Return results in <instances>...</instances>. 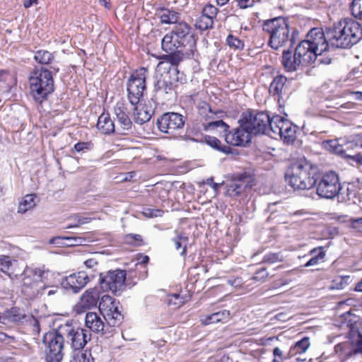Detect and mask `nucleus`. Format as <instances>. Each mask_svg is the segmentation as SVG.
<instances>
[{"mask_svg": "<svg viewBox=\"0 0 362 362\" xmlns=\"http://www.w3.org/2000/svg\"><path fill=\"white\" fill-rule=\"evenodd\" d=\"M49 271L40 268L26 267L22 274V291L31 296H36L43 279L47 278Z\"/></svg>", "mask_w": 362, "mask_h": 362, "instance_id": "nucleus-11", "label": "nucleus"}, {"mask_svg": "<svg viewBox=\"0 0 362 362\" xmlns=\"http://www.w3.org/2000/svg\"><path fill=\"white\" fill-rule=\"evenodd\" d=\"M286 180L295 189H309L317 183V167L305 158L291 163Z\"/></svg>", "mask_w": 362, "mask_h": 362, "instance_id": "nucleus-3", "label": "nucleus"}, {"mask_svg": "<svg viewBox=\"0 0 362 362\" xmlns=\"http://www.w3.org/2000/svg\"><path fill=\"white\" fill-rule=\"evenodd\" d=\"M175 235L172 238L177 250L182 249L180 255L185 257L187 255V246L189 241L188 236L182 232L175 231Z\"/></svg>", "mask_w": 362, "mask_h": 362, "instance_id": "nucleus-31", "label": "nucleus"}, {"mask_svg": "<svg viewBox=\"0 0 362 362\" xmlns=\"http://www.w3.org/2000/svg\"><path fill=\"white\" fill-rule=\"evenodd\" d=\"M49 244L56 245L57 246H65V244H64L66 243L65 236L64 237H62V236L54 237L49 240Z\"/></svg>", "mask_w": 362, "mask_h": 362, "instance_id": "nucleus-61", "label": "nucleus"}, {"mask_svg": "<svg viewBox=\"0 0 362 362\" xmlns=\"http://www.w3.org/2000/svg\"><path fill=\"white\" fill-rule=\"evenodd\" d=\"M0 341L5 343L6 344H11L15 341V338L4 332H0Z\"/></svg>", "mask_w": 362, "mask_h": 362, "instance_id": "nucleus-60", "label": "nucleus"}, {"mask_svg": "<svg viewBox=\"0 0 362 362\" xmlns=\"http://www.w3.org/2000/svg\"><path fill=\"white\" fill-rule=\"evenodd\" d=\"M243 126L247 128L252 135L269 133L272 117L264 112L247 111L243 113L240 119Z\"/></svg>", "mask_w": 362, "mask_h": 362, "instance_id": "nucleus-9", "label": "nucleus"}, {"mask_svg": "<svg viewBox=\"0 0 362 362\" xmlns=\"http://www.w3.org/2000/svg\"><path fill=\"white\" fill-rule=\"evenodd\" d=\"M196 44V40L190 34V27L182 21L163 37L161 47L164 52H173L178 49H187V55H194L197 52Z\"/></svg>", "mask_w": 362, "mask_h": 362, "instance_id": "nucleus-4", "label": "nucleus"}, {"mask_svg": "<svg viewBox=\"0 0 362 362\" xmlns=\"http://www.w3.org/2000/svg\"><path fill=\"white\" fill-rule=\"evenodd\" d=\"M74 218L77 221V223L75 224L68 225L66 227V228L69 229V228H76V227L79 226L80 225L88 223L89 220H90V218L88 217H81L78 216H76Z\"/></svg>", "mask_w": 362, "mask_h": 362, "instance_id": "nucleus-58", "label": "nucleus"}, {"mask_svg": "<svg viewBox=\"0 0 362 362\" xmlns=\"http://www.w3.org/2000/svg\"><path fill=\"white\" fill-rule=\"evenodd\" d=\"M198 115L202 124L208 118H212L214 116V111L211 110L209 103L205 101L199 102L197 105Z\"/></svg>", "mask_w": 362, "mask_h": 362, "instance_id": "nucleus-33", "label": "nucleus"}, {"mask_svg": "<svg viewBox=\"0 0 362 362\" xmlns=\"http://www.w3.org/2000/svg\"><path fill=\"white\" fill-rule=\"evenodd\" d=\"M310 346L309 339L304 337L301 340L297 341L295 345L291 347L289 354L293 356L297 354H301L308 349Z\"/></svg>", "mask_w": 362, "mask_h": 362, "instance_id": "nucleus-38", "label": "nucleus"}, {"mask_svg": "<svg viewBox=\"0 0 362 362\" xmlns=\"http://www.w3.org/2000/svg\"><path fill=\"white\" fill-rule=\"evenodd\" d=\"M254 3V0H238L237 1V5L240 8L243 9L252 6Z\"/></svg>", "mask_w": 362, "mask_h": 362, "instance_id": "nucleus-62", "label": "nucleus"}, {"mask_svg": "<svg viewBox=\"0 0 362 362\" xmlns=\"http://www.w3.org/2000/svg\"><path fill=\"white\" fill-rule=\"evenodd\" d=\"M322 147L327 151L346 158L345 146L339 143L338 140H327L322 142Z\"/></svg>", "mask_w": 362, "mask_h": 362, "instance_id": "nucleus-30", "label": "nucleus"}, {"mask_svg": "<svg viewBox=\"0 0 362 362\" xmlns=\"http://www.w3.org/2000/svg\"><path fill=\"white\" fill-rule=\"evenodd\" d=\"M65 246L73 247L86 245L87 240L81 237L65 236Z\"/></svg>", "mask_w": 362, "mask_h": 362, "instance_id": "nucleus-51", "label": "nucleus"}, {"mask_svg": "<svg viewBox=\"0 0 362 362\" xmlns=\"http://www.w3.org/2000/svg\"><path fill=\"white\" fill-rule=\"evenodd\" d=\"M141 240H142L140 235L129 234L127 235L125 237V241L127 243H133L134 242H141Z\"/></svg>", "mask_w": 362, "mask_h": 362, "instance_id": "nucleus-63", "label": "nucleus"}, {"mask_svg": "<svg viewBox=\"0 0 362 362\" xmlns=\"http://www.w3.org/2000/svg\"><path fill=\"white\" fill-rule=\"evenodd\" d=\"M334 351L337 354H344L346 357L349 358L353 355L352 347L351 344L348 342H343L337 344L334 346Z\"/></svg>", "mask_w": 362, "mask_h": 362, "instance_id": "nucleus-44", "label": "nucleus"}, {"mask_svg": "<svg viewBox=\"0 0 362 362\" xmlns=\"http://www.w3.org/2000/svg\"><path fill=\"white\" fill-rule=\"evenodd\" d=\"M318 35L324 42H329L337 48H350L362 39V28L359 23L352 18H344L332 28H318Z\"/></svg>", "mask_w": 362, "mask_h": 362, "instance_id": "nucleus-1", "label": "nucleus"}, {"mask_svg": "<svg viewBox=\"0 0 362 362\" xmlns=\"http://www.w3.org/2000/svg\"><path fill=\"white\" fill-rule=\"evenodd\" d=\"M34 58L40 64H47L52 61L53 55L48 51L39 50L35 52Z\"/></svg>", "mask_w": 362, "mask_h": 362, "instance_id": "nucleus-42", "label": "nucleus"}, {"mask_svg": "<svg viewBox=\"0 0 362 362\" xmlns=\"http://www.w3.org/2000/svg\"><path fill=\"white\" fill-rule=\"evenodd\" d=\"M269 276V273L265 267H262L255 272V275L248 281V284L245 285L252 286L253 282L263 283Z\"/></svg>", "mask_w": 362, "mask_h": 362, "instance_id": "nucleus-41", "label": "nucleus"}, {"mask_svg": "<svg viewBox=\"0 0 362 362\" xmlns=\"http://www.w3.org/2000/svg\"><path fill=\"white\" fill-rule=\"evenodd\" d=\"M25 317V314L17 308H12L9 310L6 311V324L8 322H21Z\"/></svg>", "mask_w": 362, "mask_h": 362, "instance_id": "nucleus-39", "label": "nucleus"}, {"mask_svg": "<svg viewBox=\"0 0 362 362\" xmlns=\"http://www.w3.org/2000/svg\"><path fill=\"white\" fill-rule=\"evenodd\" d=\"M62 335L66 342L69 344L74 350H81L84 348L86 344L91 339V334L87 329L80 327L72 322H66L60 325Z\"/></svg>", "mask_w": 362, "mask_h": 362, "instance_id": "nucleus-10", "label": "nucleus"}, {"mask_svg": "<svg viewBox=\"0 0 362 362\" xmlns=\"http://www.w3.org/2000/svg\"><path fill=\"white\" fill-rule=\"evenodd\" d=\"M240 127L232 132L223 133L226 141L230 145L240 146H245L251 141L252 135L247 128L243 126V121L239 120Z\"/></svg>", "mask_w": 362, "mask_h": 362, "instance_id": "nucleus-18", "label": "nucleus"}, {"mask_svg": "<svg viewBox=\"0 0 362 362\" xmlns=\"http://www.w3.org/2000/svg\"><path fill=\"white\" fill-rule=\"evenodd\" d=\"M154 114V108L150 101L144 105H139L134 108V119L135 122L142 124L148 122Z\"/></svg>", "mask_w": 362, "mask_h": 362, "instance_id": "nucleus-22", "label": "nucleus"}, {"mask_svg": "<svg viewBox=\"0 0 362 362\" xmlns=\"http://www.w3.org/2000/svg\"><path fill=\"white\" fill-rule=\"evenodd\" d=\"M185 117L176 112H166L157 120L159 130L163 133L173 136L177 130L183 128Z\"/></svg>", "mask_w": 362, "mask_h": 362, "instance_id": "nucleus-15", "label": "nucleus"}, {"mask_svg": "<svg viewBox=\"0 0 362 362\" xmlns=\"http://www.w3.org/2000/svg\"><path fill=\"white\" fill-rule=\"evenodd\" d=\"M329 43L324 42V39H320V36L318 35V51H320V53H318V63L321 64L327 65L332 62V57L329 55H326L325 54V52L328 51Z\"/></svg>", "mask_w": 362, "mask_h": 362, "instance_id": "nucleus-32", "label": "nucleus"}, {"mask_svg": "<svg viewBox=\"0 0 362 362\" xmlns=\"http://www.w3.org/2000/svg\"><path fill=\"white\" fill-rule=\"evenodd\" d=\"M251 178L245 175L241 176L239 180L235 181L228 186L227 192L231 197L239 196L247 187H251Z\"/></svg>", "mask_w": 362, "mask_h": 362, "instance_id": "nucleus-25", "label": "nucleus"}, {"mask_svg": "<svg viewBox=\"0 0 362 362\" xmlns=\"http://www.w3.org/2000/svg\"><path fill=\"white\" fill-rule=\"evenodd\" d=\"M144 215L148 218L159 217L163 214V211L156 209H145L143 211Z\"/></svg>", "mask_w": 362, "mask_h": 362, "instance_id": "nucleus-55", "label": "nucleus"}, {"mask_svg": "<svg viewBox=\"0 0 362 362\" xmlns=\"http://www.w3.org/2000/svg\"><path fill=\"white\" fill-rule=\"evenodd\" d=\"M263 30L269 35L268 44L274 49H279L287 43L292 46L296 42V35L298 34L295 28L291 30L288 21L283 17L265 21Z\"/></svg>", "mask_w": 362, "mask_h": 362, "instance_id": "nucleus-5", "label": "nucleus"}, {"mask_svg": "<svg viewBox=\"0 0 362 362\" xmlns=\"http://www.w3.org/2000/svg\"><path fill=\"white\" fill-rule=\"evenodd\" d=\"M230 318V312L226 310H223L211 315H206L202 318V322L204 325H209L211 323L226 322Z\"/></svg>", "mask_w": 362, "mask_h": 362, "instance_id": "nucleus-29", "label": "nucleus"}, {"mask_svg": "<svg viewBox=\"0 0 362 362\" xmlns=\"http://www.w3.org/2000/svg\"><path fill=\"white\" fill-rule=\"evenodd\" d=\"M286 122L289 121L280 115H274L272 117L268 136L274 139H276L277 136H282L283 132L287 129L284 127Z\"/></svg>", "mask_w": 362, "mask_h": 362, "instance_id": "nucleus-24", "label": "nucleus"}, {"mask_svg": "<svg viewBox=\"0 0 362 362\" xmlns=\"http://www.w3.org/2000/svg\"><path fill=\"white\" fill-rule=\"evenodd\" d=\"M115 114L118 122L123 130H128L132 127V121L127 114V108L123 103H117L115 107Z\"/></svg>", "mask_w": 362, "mask_h": 362, "instance_id": "nucleus-27", "label": "nucleus"}, {"mask_svg": "<svg viewBox=\"0 0 362 362\" xmlns=\"http://www.w3.org/2000/svg\"><path fill=\"white\" fill-rule=\"evenodd\" d=\"M158 16L162 23L177 25L182 22L180 21V14L178 12L167 8L161 9Z\"/></svg>", "mask_w": 362, "mask_h": 362, "instance_id": "nucleus-28", "label": "nucleus"}, {"mask_svg": "<svg viewBox=\"0 0 362 362\" xmlns=\"http://www.w3.org/2000/svg\"><path fill=\"white\" fill-rule=\"evenodd\" d=\"M126 279V272L124 270L117 269L109 271L105 275L100 274V285L103 291H111L119 296L124 290Z\"/></svg>", "mask_w": 362, "mask_h": 362, "instance_id": "nucleus-12", "label": "nucleus"}, {"mask_svg": "<svg viewBox=\"0 0 362 362\" xmlns=\"http://www.w3.org/2000/svg\"><path fill=\"white\" fill-rule=\"evenodd\" d=\"M58 291V288L54 286H45L43 282L42 283L40 288L36 294L37 296H51L56 294Z\"/></svg>", "mask_w": 362, "mask_h": 362, "instance_id": "nucleus-49", "label": "nucleus"}, {"mask_svg": "<svg viewBox=\"0 0 362 362\" xmlns=\"http://www.w3.org/2000/svg\"><path fill=\"white\" fill-rule=\"evenodd\" d=\"M179 73L177 69L173 68L169 69L168 72L161 74L160 76L157 78L156 82L155 83V88L157 92L160 93L170 94L174 90L175 87V83L177 81V78H171V75H175Z\"/></svg>", "mask_w": 362, "mask_h": 362, "instance_id": "nucleus-19", "label": "nucleus"}, {"mask_svg": "<svg viewBox=\"0 0 362 362\" xmlns=\"http://www.w3.org/2000/svg\"><path fill=\"white\" fill-rule=\"evenodd\" d=\"M97 129L103 134H110L115 131V126L108 113H102L98 119Z\"/></svg>", "mask_w": 362, "mask_h": 362, "instance_id": "nucleus-26", "label": "nucleus"}, {"mask_svg": "<svg viewBox=\"0 0 362 362\" xmlns=\"http://www.w3.org/2000/svg\"><path fill=\"white\" fill-rule=\"evenodd\" d=\"M187 49H180L173 52H166L168 54L163 55L161 58L164 60L158 63V66H163L165 69L175 68L182 61L184 57H193L194 55H187Z\"/></svg>", "mask_w": 362, "mask_h": 362, "instance_id": "nucleus-20", "label": "nucleus"}, {"mask_svg": "<svg viewBox=\"0 0 362 362\" xmlns=\"http://www.w3.org/2000/svg\"><path fill=\"white\" fill-rule=\"evenodd\" d=\"M284 127H286V130L283 132L282 136L280 138L283 139L284 142L290 144H293L296 140V129L291 122H286L284 124Z\"/></svg>", "mask_w": 362, "mask_h": 362, "instance_id": "nucleus-37", "label": "nucleus"}, {"mask_svg": "<svg viewBox=\"0 0 362 362\" xmlns=\"http://www.w3.org/2000/svg\"><path fill=\"white\" fill-rule=\"evenodd\" d=\"M286 78L282 75L276 76L269 86V93L274 95H280L286 81Z\"/></svg>", "mask_w": 362, "mask_h": 362, "instance_id": "nucleus-36", "label": "nucleus"}, {"mask_svg": "<svg viewBox=\"0 0 362 362\" xmlns=\"http://www.w3.org/2000/svg\"><path fill=\"white\" fill-rule=\"evenodd\" d=\"M214 25V21L206 17L204 15H201L199 19L196 22L197 28L201 30H206L211 28Z\"/></svg>", "mask_w": 362, "mask_h": 362, "instance_id": "nucleus-46", "label": "nucleus"}, {"mask_svg": "<svg viewBox=\"0 0 362 362\" xmlns=\"http://www.w3.org/2000/svg\"><path fill=\"white\" fill-rule=\"evenodd\" d=\"M342 190L339 179L333 171L325 173L318 182V197L332 199Z\"/></svg>", "mask_w": 362, "mask_h": 362, "instance_id": "nucleus-13", "label": "nucleus"}, {"mask_svg": "<svg viewBox=\"0 0 362 362\" xmlns=\"http://www.w3.org/2000/svg\"><path fill=\"white\" fill-rule=\"evenodd\" d=\"M98 308L105 318L106 321L112 326L118 325L123 317L119 310V308L115 300L108 295H104L101 297L98 305Z\"/></svg>", "mask_w": 362, "mask_h": 362, "instance_id": "nucleus-14", "label": "nucleus"}, {"mask_svg": "<svg viewBox=\"0 0 362 362\" xmlns=\"http://www.w3.org/2000/svg\"><path fill=\"white\" fill-rule=\"evenodd\" d=\"M317 28H312L296 47L293 54L290 50H284L282 53V64L288 72L298 71L304 66L315 68L317 60Z\"/></svg>", "mask_w": 362, "mask_h": 362, "instance_id": "nucleus-2", "label": "nucleus"}, {"mask_svg": "<svg viewBox=\"0 0 362 362\" xmlns=\"http://www.w3.org/2000/svg\"><path fill=\"white\" fill-rule=\"evenodd\" d=\"M107 319L103 315L94 312H89L86 315L85 317V325L90 331L95 333L103 334L104 328L105 327V321Z\"/></svg>", "mask_w": 362, "mask_h": 362, "instance_id": "nucleus-21", "label": "nucleus"}, {"mask_svg": "<svg viewBox=\"0 0 362 362\" xmlns=\"http://www.w3.org/2000/svg\"><path fill=\"white\" fill-rule=\"evenodd\" d=\"M336 197H338L339 202L356 204V194L354 189L347 188L346 195L340 190Z\"/></svg>", "mask_w": 362, "mask_h": 362, "instance_id": "nucleus-43", "label": "nucleus"}, {"mask_svg": "<svg viewBox=\"0 0 362 362\" xmlns=\"http://www.w3.org/2000/svg\"><path fill=\"white\" fill-rule=\"evenodd\" d=\"M185 303L184 298L178 293L169 296L168 303L169 305H174L175 308L182 306Z\"/></svg>", "mask_w": 362, "mask_h": 362, "instance_id": "nucleus-53", "label": "nucleus"}, {"mask_svg": "<svg viewBox=\"0 0 362 362\" xmlns=\"http://www.w3.org/2000/svg\"><path fill=\"white\" fill-rule=\"evenodd\" d=\"M30 94L35 102L42 103L54 91V79L50 71L36 69L29 76Z\"/></svg>", "mask_w": 362, "mask_h": 362, "instance_id": "nucleus-6", "label": "nucleus"}, {"mask_svg": "<svg viewBox=\"0 0 362 362\" xmlns=\"http://www.w3.org/2000/svg\"><path fill=\"white\" fill-rule=\"evenodd\" d=\"M351 226L357 232L362 233V218L351 219Z\"/></svg>", "mask_w": 362, "mask_h": 362, "instance_id": "nucleus-59", "label": "nucleus"}, {"mask_svg": "<svg viewBox=\"0 0 362 362\" xmlns=\"http://www.w3.org/2000/svg\"><path fill=\"white\" fill-rule=\"evenodd\" d=\"M66 342L60 325L54 331L48 332L43 336L42 343L45 345V352L47 362H61L64 353Z\"/></svg>", "mask_w": 362, "mask_h": 362, "instance_id": "nucleus-7", "label": "nucleus"}, {"mask_svg": "<svg viewBox=\"0 0 362 362\" xmlns=\"http://www.w3.org/2000/svg\"><path fill=\"white\" fill-rule=\"evenodd\" d=\"M282 260L283 257L279 253H269L264 255L262 262L267 264H274Z\"/></svg>", "mask_w": 362, "mask_h": 362, "instance_id": "nucleus-54", "label": "nucleus"}, {"mask_svg": "<svg viewBox=\"0 0 362 362\" xmlns=\"http://www.w3.org/2000/svg\"><path fill=\"white\" fill-rule=\"evenodd\" d=\"M90 356L83 352H78L74 356L72 362H90Z\"/></svg>", "mask_w": 362, "mask_h": 362, "instance_id": "nucleus-57", "label": "nucleus"}, {"mask_svg": "<svg viewBox=\"0 0 362 362\" xmlns=\"http://www.w3.org/2000/svg\"><path fill=\"white\" fill-rule=\"evenodd\" d=\"M205 142L211 147L223 153H230V148L228 146H221V141L216 137L207 136L204 138Z\"/></svg>", "mask_w": 362, "mask_h": 362, "instance_id": "nucleus-40", "label": "nucleus"}, {"mask_svg": "<svg viewBox=\"0 0 362 362\" xmlns=\"http://www.w3.org/2000/svg\"><path fill=\"white\" fill-rule=\"evenodd\" d=\"M100 292L96 287L86 290L81 296L78 303L75 305L74 310L81 314L86 310L96 307L100 303Z\"/></svg>", "mask_w": 362, "mask_h": 362, "instance_id": "nucleus-17", "label": "nucleus"}, {"mask_svg": "<svg viewBox=\"0 0 362 362\" xmlns=\"http://www.w3.org/2000/svg\"><path fill=\"white\" fill-rule=\"evenodd\" d=\"M148 69L141 67L132 72L127 83V98L132 105H138L146 90Z\"/></svg>", "mask_w": 362, "mask_h": 362, "instance_id": "nucleus-8", "label": "nucleus"}, {"mask_svg": "<svg viewBox=\"0 0 362 362\" xmlns=\"http://www.w3.org/2000/svg\"><path fill=\"white\" fill-rule=\"evenodd\" d=\"M218 11V8L214 5L208 4L203 8L202 14L214 21L216 17Z\"/></svg>", "mask_w": 362, "mask_h": 362, "instance_id": "nucleus-52", "label": "nucleus"}, {"mask_svg": "<svg viewBox=\"0 0 362 362\" xmlns=\"http://www.w3.org/2000/svg\"><path fill=\"white\" fill-rule=\"evenodd\" d=\"M93 144L91 142H78L74 145V150L77 152L84 151L86 150H90L93 148Z\"/></svg>", "mask_w": 362, "mask_h": 362, "instance_id": "nucleus-56", "label": "nucleus"}, {"mask_svg": "<svg viewBox=\"0 0 362 362\" xmlns=\"http://www.w3.org/2000/svg\"><path fill=\"white\" fill-rule=\"evenodd\" d=\"M346 152L348 150L354 149L356 148H362V134L354 135L351 139L346 141L344 144Z\"/></svg>", "mask_w": 362, "mask_h": 362, "instance_id": "nucleus-45", "label": "nucleus"}, {"mask_svg": "<svg viewBox=\"0 0 362 362\" xmlns=\"http://www.w3.org/2000/svg\"><path fill=\"white\" fill-rule=\"evenodd\" d=\"M222 112H214V116L212 118H208L203 123L204 129L211 131L214 129H220V133H226L228 132L229 126L219 118L222 116Z\"/></svg>", "mask_w": 362, "mask_h": 362, "instance_id": "nucleus-23", "label": "nucleus"}, {"mask_svg": "<svg viewBox=\"0 0 362 362\" xmlns=\"http://www.w3.org/2000/svg\"><path fill=\"white\" fill-rule=\"evenodd\" d=\"M88 281V275L85 272H79L63 278L61 285L66 291L77 293Z\"/></svg>", "mask_w": 362, "mask_h": 362, "instance_id": "nucleus-16", "label": "nucleus"}, {"mask_svg": "<svg viewBox=\"0 0 362 362\" xmlns=\"http://www.w3.org/2000/svg\"><path fill=\"white\" fill-rule=\"evenodd\" d=\"M17 264V260H11L9 256H0V271L11 276L13 274V267Z\"/></svg>", "mask_w": 362, "mask_h": 362, "instance_id": "nucleus-35", "label": "nucleus"}, {"mask_svg": "<svg viewBox=\"0 0 362 362\" xmlns=\"http://www.w3.org/2000/svg\"><path fill=\"white\" fill-rule=\"evenodd\" d=\"M353 354H362V334L356 332V336L351 340Z\"/></svg>", "mask_w": 362, "mask_h": 362, "instance_id": "nucleus-47", "label": "nucleus"}, {"mask_svg": "<svg viewBox=\"0 0 362 362\" xmlns=\"http://www.w3.org/2000/svg\"><path fill=\"white\" fill-rule=\"evenodd\" d=\"M351 11L356 18L362 21V0H353L351 4Z\"/></svg>", "mask_w": 362, "mask_h": 362, "instance_id": "nucleus-50", "label": "nucleus"}, {"mask_svg": "<svg viewBox=\"0 0 362 362\" xmlns=\"http://www.w3.org/2000/svg\"><path fill=\"white\" fill-rule=\"evenodd\" d=\"M35 204V196L34 194H27L19 202L18 213L25 214L33 209Z\"/></svg>", "mask_w": 362, "mask_h": 362, "instance_id": "nucleus-34", "label": "nucleus"}, {"mask_svg": "<svg viewBox=\"0 0 362 362\" xmlns=\"http://www.w3.org/2000/svg\"><path fill=\"white\" fill-rule=\"evenodd\" d=\"M226 43L234 49H243L244 48L243 41L231 34L227 37Z\"/></svg>", "mask_w": 362, "mask_h": 362, "instance_id": "nucleus-48", "label": "nucleus"}, {"mask_svg": "<svg viewBox=\"0 0 362 362\" xmlns=\"http://www.w3.org/2000/svg\"><path fill=\"white\" fill-rule=\"evenodd\" d=\"M303 130L305 134H310L313 135L315 132V129L311 126V122L308 120L307 122H305L303 126Z\"/></svg>", "mask_w": 362, "mask_h": 362, "instance_id": "nucleus-64", "label": "nucleus"}]
</instances>
